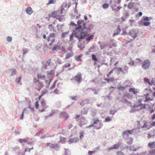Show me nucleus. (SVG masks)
<instances>
[{"mask_svg":"<svg viewBox=\"0 0 155 155\" xmlns=\"http://www.w3.org/2000/svg\"><path fill=\"white\" fill-rule=\"evenodd\" d=\"M26 12L27 14L30 15L32 14L33 12L32 9L31 7L27 8Z\"/></svg>","mask_w":155,"mask_h":155,"instance_id":"22","label":"nucleus"},{"mask_svg":"<svg viewBox=\"0 0 155 155\" xmlns=\"http://www.w3.org/2000/svg\"><path fill=\"white\" fill-rule=\"evenodd\" d=\"M56 0H49L48 4H54L56 2Z\"/></svg>","mask_w":155,"mask_h":155,"instance_id":"48","label":"nucleus"},{"mask_svg":"<svg viewBox=\"0 0 155 155\" xmlns=\"http://www.w3.org/2000/svg\"><path fill=\"white\" fill-rule=\"evenodd\" d=\"M111 119L110 117H107L105 119V122H107L110 121Z\"/></svg>","mask_w":155,"mask_h":155,"instance_id":"51","label":"nucleus"},{"mask_svg":"<svg viewBox=\"0 0 155 155\" xmlns=\"http://www.w3.org/2000/svg\"><path fill=\"white\" fill-rule=\"evenodd\" d=\"M121 101L126 104L127 105L131 104L130 102L127 101L126 97H125L124 95L122 97L121 99Z\"/></svg>","mask_w":155,"mask_h":155,"instance_id":"13","label":"nucleus"},{"mask_svg":"<svg viewBox=\"0 0 155 155\" xmlns=\"http://www.w3.org/2000/svg\"><path fill=\"white\" fill-rule=\"evenodd\" d=\"M7 40L8 41L11 42L12 41V38L11 37L8 36L7 38Z\"/></svg>","mask_w":155,"mask_h":155,"instance_id":"60","label":"nucleus"},{"mask_svg":"<svg viewBox=\"0 0 155 155\" xmlns=\"http://www.w3.org/2000/svg\"><path fill=\"white\" fill-rule=\"evenodd\" d=\"M55 113V112L54 111H52V112L50 113V115L48 116H46L45 118H47L48 117L50 116H52Z\"/></svg>","mask_w":155,"mask_h":155,"instance_id":"49","label":"nucleus"},{"mask_svg":"<svg viewBox=\"0 0 155 155\" xmlns=\"http://www.w3.org/2000/svg\"><path fill=\"white\" fill-rule=\"evenodd\" d=\"M129 150L130 151H136L137 149L135 148L134 146H130L129 147Z\"/></svg>","mask_w":155,"mask_h":155,"instance_id":"34","label":"nucleus"},{"mask_svg":"<svg viewBox=\"0 0 155 155\" xmlns=\"http://www.w3.org/2000/svg\"><path fill=\"white\" fill-rule=\"evenodd\" d=\"M38 78L39 79L44 80L45 78V75H41L40 74H38Z\"/></svg>","mask_w":155,"mask_h":155,"instance_id":"32","label":"nucleus"},{"mask_svg":"<svg viewBox=\"0 0 155 155\" xmlns=\"http://www.w3.org/2000/svg\"><path fill=\"white\" fill-rule=\"evenodd\" d=\"M70 98L72 100L76 101L77 100V96H75L74 97H71Z\"/></svg>","mask_w":155,"mask_h":155,"instance_id":"54","label":"nucleus"},{"mask_svg":"<svg viewBox=\"0 0 155 155\" xmlns=\"http://www.w3.org/2000/svg\"><path fill=\"white\" fill-rule=\"evenodd\" d=\"M27 141V139H19V141L20 143H22V142H26Z\"/></svg>","mask_w":155,"mask_h":155,"instance_id":"50","label":"nucleus"},{"mask_svg":"<svg viewBox=\"0 0 155 155\" xmlns=\"http://www.w3.org/2000/svg\"><path fill=\"white\" fill-rule=\"evenodd\" d=\"M41 103V106L39 110L41 112H42L45 110V109L46 108L47 106L45 101H42Z\"/></svg>","mask_w":155,"mask_h":155,"instance_id":"7","label":"nucleus"},{"mask_svg":"<svg viewBox=\"0 0 155 155\" xmlns=\"http://www.w3.org/2000/svg\"><path fill=\"white\" fill-rule=\"evenodd\" d=\"M109 5L108 4H104L102 5V6L103 8L106 9L109 7Z\"/></svg>","mask_w":155,"mask_h":155,"instance_id":"38","label":"nucleus"},{"mask_svg":"<svg viewBox=\"0 0 155 155\" xmlns=\"http://www.w3.org/2000/svg\"><path fill=\"white\" fill-rule=\"evenodd\" d=\"M56 11H54L52 12L51 14L49 15V17H53L56 18Z\"/></svg>","mask_w":155,"mask_h":155,"instance_id":"25","label":"nucleus"},{"mask_svg":"<svg viewBox=\"0 0 155 155\" xmlns=\"http://www.w3.org/2000/svg\"><path fill=\"white\" fill-rule=\"evenodd\" d=\"M25 109H26L25 108H24V109L23 110V111L22 112L21 116V117H20V119L21 120H22L23 119V118L24 114V112Z\"/></svg>","mask_w":155,"mask_h":155,"instance_id":"56","label":"nucleus"},{"mask_svg":"<svg viewBox=\"0 0 155 155\" xmlns=\"http://www.w3.org/2000/svg\"><path fill=\"white\" fill-rule=\"evenodd\" d=\"M122 7L121 6H118L116 8H112V10L115 13L117 12H118L119 11V10Z\"/></svg>","mask_w":155,"mask_h":155,"instance_id":"27","label":"nucleus"},{"mask_svg":"<svg viewBox=\"0 0 155 155\" xmlns=\"http://www.w3.org/2000/svg\"><path fill=\"white\" fill-rule=\"evenodd\" d=\"M87 36V32L84 31H81L80 33V35H77L75 36V37L77 38L79 41H81L83 39Z\"/></svg>","mask_w":155,"mask_h":155,"instance_id":"3","label":"nucleus"},{"mask_svg":"<svg viewBox=\"0 0 155 155\" xmlns=\"http://www.w3.org/2000/svg\"><path fill=\"white\" fill-rule=\"evenodd\" d=\"M125 97L128 99H131L132 98V96L130 95L129 93H127L124 94Z\"/></svg>","mask_w":155,"mask_h":155,"instance_id":"36","label":"nucleus"},{"mask_svg":"<svg viewBox=\"0 0 155 155\" xmlns=\"http://www.w3.org/2000/svg\"><path fill=\"white\" fill-rule=\"evenodd\" d=\"M148 146L150 149L154 148L155 147V142H150L148 145Z\"/></svg>","mask_w":155,"mask_h":155,"instance_id":"21","label":"nucleus"},{"mask_svg":"<svg viewBox=\"0 0 155 155\" xmlns=\"http://www.w3.org/2000/svg\"><path fill=\"white\" fill-rule=\"evenodd\" d=\"M69 33V31H67L65 32H63L61 35L62 38H64L65 36Z\"/></svg>","mask_w":155,"mask_h":155,"instance_id":"40","label":"nucleus"},{"mask_svg":"<svg viewBox=\"0 0 155 155\" xmlns=\"http://www.w3.org/2000/svg\"><path fill=\"white\" fill-rule=\"evenodd\" d=\"M129 16V13L126 11L123 12V15L121 18L122 22L124 21Z\"/></svg>","mask_w":155,"mask_h":155,"instance_id":"10","label":"nucleus"},{"mask_svg":"<svg viewBox=\"0 0 155 155\" xmlns=\"http://www.w3.org/2000/svg\"><path fill=\"white\" fill-rule=\"evenodd\" d=\"M51 62V59L47 60L46 61H44L42 62V68H44V69H46L47 66L50 65Z\"/></svg>","mask_w":155,"mask_h":155,"instance_id":"11","label":"nucleus"},{"mask_svg":"<svg viewBox=\"0 0 155 155\" xmlns=\"http://www.w3.org/2000/svg\"><path fill=\"white\" fill-rule=\"evenodd\" d=\"M117 72L118 74H119L122 71L123 72V70L122 68H117Z\"/></svg>","mask_w":155,"mask_h":155,"instance_id":"59","label":"nucleus"},{"mask_svg":"<svg viewBox=\"0 0 155 155\" xmlns=\"http://www.w3.org/2000/svg\"><path fill=\"white\" fill-rule=\"evenodd\" d=\"M120 145V143H118L117 144H114L113 146H111L110 148V149H117L119 147Z\"/></svg>","mask_w":155,"mask_h":155,"instance_id":"19","label":"nucleus"},{"mask_svg":"<svg viewBox=\"0 0 155 155\" xmlns=\"http://www.w3.org/2000/svg\"><path fill=\"white\" fill-rule=\"evenodd\" d=\"M23 55H24L25 54H26L29 51V49L28 48L24 49L23 50Z\"/></svg>","mask_w":155,"mask_h":155,"instance_id":"43","label":"nucleus"},{"mask_svg":"<svg viewBox=\"0 0 155 155\" xmlns=\"http://www.w3.org/2000/svg\"><path fill=\"white\" fill-rule=\"evenodd\" d=\"M72 56V54L69 53V54H67L66 56V58L68 59L71 57Z\"/></svg>","mask_w":155,"mask_h":155,"instance_id":"53","label":"nucleus"},{"mask_svg":"<svg viewBox=\"0 0 155 155\" xmlns=\"http://www.w3.org/2000/svg\"><path fill=\"white\" fill-rule=\"evenodd\" d=\"M82 57V55L81 54L78 56L76 58V60L77 61H81V60L80 59Z\"/></svg>","mask_w":155,"mask_h":155,"instance_id":"45","label":"nucleus"},{"mask_svg":"<svg viewBox=\"0 0 155 155\" xmlns=\"http://www.w3.org/2000/svg\"><path fill=\"white\" fill-rule=\"evenodd\" d=\"M94 36L93 35H91L89 37H88L86 39L87 41H89L93 39Z\"/></svg>","mask_w":155,"mask_h":155,"instance_id":"42","label":"nucleus"},{"mask_svg":"<svg viewBox=\"0 0 155 155\" xmlns=\"http://www.w3.org/2000/svg\"><path fill=\"white\" fill-rule=\"evenodd\" d=\"M52 24H50L49 25L48 27L50 30L51 31H53L54 30V28L52 26Z\"/></svg>","mask_w":155,"mask_h":155,"instance_id":"61","label":"nucleus"},{"mask_svg":"<svg viewBox=\"0 0 155 155\" xmlns=\"http://www.w3.org/2000/svg\"><path fill=\"white\" fill-rule=\"evenodd\" d=\"M129 33L131 36L134 38V39L137 37V35L138 33L137 31L135 30H132L130 31Z\"/></svg>","mask_w":155,"mask_h":155,"instance_id":"8","label":"nucleus"},{"mask_svg":"<svg viewBox=\"0 0 155 155\" xmlns=\"http://www.w3.org/2000/svg\"><path fill=\"white\" fill-rule=\"evenodd\" d=\"M128 69V67L126 66H124L123 67V73L124 74H125L127 72Z\"/></svg>","mask_w":155,"mask_h":155,"instance_id":"28","label":"nucleus"},{"mask_svg":"<svg viewBox=\"0 0 155 155\" xmlns=\"http://www.w3.org/2000/svg\"><path fill=\"white\" fill-rule=\"evenodd\" d=\"M58 19L59 21H63L64 20V15H61L60 17L58 18Z\"/></svg>","mask_w":155,"mask_h":155,"instance_id":"31","label":"nucleus"},{"mask_svg":"<svg viewBox=\"0 0 155 155\" xmlns=\"http://www.w3.org/2000/svg\"><path fill=\"white\" fill-rule=\"evenodd\" d=\"M71 80L72 81H74L80 83L82 81L81 74L80 72L78 73L76 76L71 78Z\"/></svg>","mask_w":155,"mask_h":155,"instance_id":"2","label":"nucleus"},{"mask_svg":"<svg viewBox=\"0 0 155 155\" xmlns=\"http://www.w3.org/2000/svg\"><path fill=\"white\" fill-rule=\"evenodd\" d=\"M78 141V139L76 138H74L73 139H70L68 140L69 143L70 144L72 143H76Z\"/></svg>","mask_w":155,"mask_h":155,"instance_id":"20","label":"nucleus"},{"mask_svg":"<svg viewBox=\"0 0 155 155\" xmlns=\"http://www.w3.org/2000/svg\"><path fill=\"white\" fill-rule=\"evenodd\" d=\"M47 146L51 148L54 149L56 150H59V148H60L57 143L54 144L51 143H47Z\"/></svg>","mask_w":155,"mask_h":155,"instance_id":"5","label":"nucleus"},{"mask_svg":"<svg viewBox=\"0 0 155 155\" xmlns=\"http://www.w3.org/2000/svg\"><path fill=\"white\" fill-rule=\"evenodd\" d=\"M153 18L151 17H148L145 16H144L143 17V20H141V21L143 22V21H149L153 19Z\"/></svg>","mask_w":155,"mask_h":155,"instance_id":"15","label":"nucleus"},{"mask_svg":"<svg viewBox=\"0 0 155 155\" xmlns=\"http://www.w3.org/2000/svg\"><path fill=\"white\" fill-rule=\"evenodd\" d=\"M134 129L131 130H126L123 132L122 135H127L128 136L129 134H131L132 133V131Z\"/></svg>","mask_w":155,"mask_h":155,"instance_id":"16","label":"nucleus"},{"mask_svg":"<svg viewBox=\"0 0 155 155\" xmlns=\"http://www.w3.org/2000/svg\"><path fill=\"white\" fill-rule=\"evenodd\" d=\"M54 71L53 70L48 72V74L50 75H53L54 74Z\"/></svg>","mask_w":155,"mask_h":155,"instance_id":"57","label":"nucleus"},{"mask_svg":"<svg viewBox=\"0 0 155 155\" xmlns=\"http://www.w3.org/2000/svg\"><path fill=\"white\" fill-rule=\"evenodd\" d=\"M124 88L125 87H124L122 86H120L119 87H118V89L121 91H124Z\"/></svg>","mask_w":155,"mask_h":155,"instance_id":"58","label":"nucleus"},{"mask_svg":"<svg viewBox=\"0 0 155 155\" xmlns=\"http://www.w3.org/2000/svg\"><path fill=\"white\" fill-rule=\"evenodd\" d=\"M150 153L152 154H155V149L150 151Z\"/></svg>","mask_w":155,"mask_h":155,"instance_id":"63","label":"nucleus"},{"mask_svg":"<svg viewBox=\"0 0 155 155\" xmlns=\"http://www.w3.org/2000/svg\"><path fill=\"white\" fill-rule=\"evenodd\" d=\"M9 72L10 73L11 76H13L16 74V70L14 68H12L9 70Z\"/></svg>","mask_w":155,"mask_h":155,"instance_id":"24","label":"nucleus"},{"mask_svg":"<svg viewBox=\"0 0 155 155\" xmlns=\"http://www.w3.org/2000/svg\"><path fill=\"white\" fill-rule=\"evenodd\" d=\"M120 31L121 30L120 26H118L117 30L114 31V32L113 35V36H114L117 35L119 33Z\"/></svg>","mask_w":155,"mask_h":155,"instance_id":"17","label":"nucleus"},{"mask_svg":"<svg viewBox=\"0 0 155 155\" xmlns=\"http://www.w3.org/2000/svg\"><path fill=\"white\" fill-rule=\"evenodd\" d=\"M48 91L46 89H43L41 91L42 94L41 96H40V98L44 95L45 94L47 93Z\"/></svg>","mask_w":155,"mask_h":155,"instance_id":"35","label":"nucleus"},{"mask_svg":"<svg viewBox=\"0 0 155 155\" xmlns=\"http://www.w3.org/2000/svg\"><path fill=\"white\" fill-rule=\"evenodd\" d=\"M143 24L145 26H148L150 24V22L149 21H143Z\"/></svg>","mask_w":155,"mask_h":155,"instance_id":"39","label":"nucleus"},{"mask_svg":"<svg viewBox=\"0 0 155 155\" xmlns=\"http://www.w3.org/2000/svg\"><path fill=\"white\" fill-rule=\"evenodd\" d=\"M129 91L130 92H132L133 94H135L137 93H138L139 92V91L137 89H136L134 88H130L129 89Z\"/></svg>","mask_w":155,"mask_h":155,"instance_id":"18","label":"nucleus"},{"mask_svg":"<svg viewBox=\"0 0 155 155\" xmlns=\"http://www.w3.org/2000/svg\"><path fill=\"white\" fill-rule=\"evenodd\" d=\"M87 121L86 119L83 117H82L80 119L79 125L81 127H82L84 124H86Z\"/></svg>","mask_w":155,"mask_h":155,"instance_id":"12","label":"nucleus"},{"mask_svg":"<svg viewBox=\"0 0 155 155\" xmlns=\"http://www.w3.org/2000/svg\"><path fill=\"white\" fill-rule=\"evenodd\" d=\"M41 46V44L40 43L38 44L35 47V50H38Z\"/></svg>","mask_w":155,"mask_h":155,"instance_id":"33","label":"nucleus"},{"mask_svg":"<svg viewBox=\"0 0 155 155\" xmlns=\"http://www.w3.org/2000/svg\"><path fill=\"white\" fill-rule=\"evenodd\" d=\"M155 83V78H153L152 79L151 82H149V84L152 85Z\"/></svg>","mask_w":155,"mask_h":155,"instance_id":"52","label":"nucleus"},{"mask_svg":"<svg viewBox=\"0 0 155 155\" xmlns=\"http://www.w3.org/2000/svg\"><path fill=\"white\" fill-rule=\"evenodd\" d=\"M60 9L56 11V19H58V18L60 17L61 14H63V11L64 9L62 8V7H60Z\"/></svg>","mask_w":155,"mask_h":155,"instance_id":"9","label":"nucleus"},{"mask_svg":"<svg viewBox=\"0 0 155 155\" xmlns=\"http://www.w3.org/2000/svg\"><path fill=\"white\" fill-rule=\"evenodd\" d=\"M96 110L92 109L91 110V115L93 116H94L95 115V113L96 112Z\"/></svg>","mask_w":155,"mask_h":155,"instance_id":"44","label":"nucleus"},{"mask_svg":"<svg viewBox=\"0 0 155 155\" xmlns=\"http://www.w3.org/2000/svg\"><path fill=\"white\" fill-rule=\"evenodd\" d=\"M21 78V77H20L19 78H17L15 80V81L16 82L18 83L20 85H21V83H20V80Z\"/></svg>","mask_w":155,"mask_h":155,"instance_id":"46","label":"nucleus"},{"mask_svg":"<svg viewBox=\"0 0 155 155\" xmlns=\"http://www.w3.org/2000/svg\"><path fill=\"white\" fill-rule=\"evenodd\" d=\"M91 57L92 60L94 61H97V58H96L95 55L94 54H93L91 56Z\"/></svg>","mask_w":155,"mask_h":155,"instance_id":"41","label":"nucleus"},{"mask_svg":"<svg viewBox=\"0 0 155 155\" xmlns=\"http://www.w3.org/2000/svg\"><path fill=\"white\" fill-rule=\"evenodd\" d=\"M117 155H125V154L121 151H119L117 152Z\"/></svg>","mask_w":155,"mask_h":155,"instance_id":"64","label":"nucleus"},{"mask_svg":"<svg viewBox=\"0 0 155 155\" xmlns=\"http://www.w3.org/2000/svg\"><path fill=\"white\" fill-rule=\"evenodd\" d=\"M84 29L88 30L89 29V28L86 26L85 23L83 20H79L77 21V26L73 31V33L76 35L78 32L82 31Z\"/></svg>","mask_w":155,"mask_h":155,"instance_id":"1","label":"nucleus"},{"mask_svg":"<svg viewBox=\"0 0 155 155\" xmlns=\"http://www.w3.org/2000/svg\"><path fill=\"white\" fill-rule=\"evenodd\" d=\"M142 67L143 69L146 70L148 69L150 66V61L148 59L145 60L142 62Z\"/></svg>","mask_w":155,"mask_h":155,"instance_id":"4","label":"nucleus"},{"mask_svg":"<svg viewBox=\"0 0 155 155\" xmlns=\"http://www.w3.org/2000/svg\"><path fill=\"white\" fill-rule=\"evenodd\" d=\"M108 45L107 44H106V43H104L102 45H100V46L101 48V49H103L105 48V47L107 46Z\"/></svg>","mask_w":155,"mask_h":155,"instance_id":"30","label":"nucleus"},{"mask_svg":"<svg viewBox=\"0 0 155 155\" xmlns=\"http://www.w3.org/2000/svg\"><path fill=\"white\" fill-rule=\"evenodd\" d=\"M102 126H103V124H102L100 123L99 124H97V125L95 126L93 124H92L90 126H89L88 127H87L86 128H89L90 129L91 128V127H95L96 129H99L101 128Z\"/></svg>","mask_w":155,"mask_h":155,"instance_id":"14","label":"nucleus"},{"mask_svg":"<svg viewBox=\"0 0 155 155\" xmlns=\"http://www.w3.org/2000/svg\"><path fill=\"white\" fill-rule=\"evenodd\" d=\"M69 115L68 114H65L63 116L64 119L67 120L69 118Z\"/></svg>","mask_w":155,"mask_h":155,"instance_id":"37","label":"nucleus"},{"mask_svg":"<svg viewBox=\"0 0 155 155\" xmlns=\"http://www.w3.org/2000/svg\"><path fill=\"white\" fill-rule=\"evenodd\" d=\"M92 91H94V94H97L98 93L99 91V89L95 90V89H92Z\"/></svg>","mask_w":155,"mask_h":155,"instance_id":"47","label":"nucleus"},{"mask_svg":"<svg viewBox=\"0 0 155 155\" xmlns=\"http://www.w3.org/2000/svg\"><path fill=\"white\" fill-rule=\"evenodd\" d=\"M69 7L70 4H69L68 5L67 3V2H65L63 3L61 7H62V8H63V7L68 8Z\"/></svg>","mask_w":155,"mask_h":155,"instance_id":"29","label":"nucleus"},{"mask_svg":"<svg viewBox=\"0 0 155 155\" xmlns=\"http://www.w3.org/2000/svg\"><path fill=\"white\" fill-rule=\"evenodd\" d=\"M37 86L38 87L37 89L39 91H40L44 87L43 85L40 82H38L37 84Z\"/></svg>","mask_w":155,"mask_h":155,"instance_id":"23","label":"nucleus"},{"mask_svg":"<svg viewBox=\"0 0 155 155\" xmlns=\"http://www.w3.org/2000/svg\"><path fill=\"white\" fill-rule=\"evenodd\" d=\"M73 34H74V33H73V32L71 34L70 37V41H72L73 39L74 35Z\"/></svg>","mask_w":155,"mask_h":155,"instance_id":"55","label":"nucleus"},{"mask_svg":"<svg viewBox=\"0 0 155 155\" xmlns=\"http://www.w3.org/2000/svg\"><path fill=\"white\" fill-rule=\"evenodd\" d=\"M54 35L55 34L54 33H51L50 34L48 38V41L51 42V43L50 44V45H52V44L54 41Z\"/></svg>","mask_w":155,"mask_h":155,"instance_id":"6","label":"nucleus"},{"mask_svg":"<svg viewBox=\"0 0 155 155\" xmlns=\"http://www.w3.org/2000/svg\"><path fill=\"white\" fill-rule=\"evenodd\" d=\"M39 102H38V101H37L36 102H35V107H36V109H38V106H39Z\"/></svg>","mask_w":155,"mask_h":155,"instance_id":"62","label":"nucleus"},{"mask_svg":"<svg viewBox=\"0 0 155 155\" xmlns=\"http://www.w3.org/2000/svg\"><path fill=\"white\" fill-rule=\"evenodd\" d=\"M110 6L112 8V9L116 7V5L115 2H112V0H110Z\"/></svg>","mask_w":155,"mask_h":155,"instance_id":"26","label":"nucleus"}]
</instances>
